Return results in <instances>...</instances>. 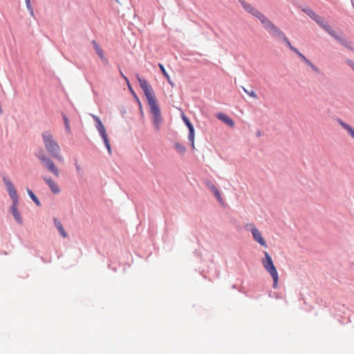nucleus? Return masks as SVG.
I'll return each instance as SVG.
<instances>
[{
  "label": "nucleus",
  "instance_id": "1",
  "mask_svg": "<svg viewBox=\"0 0 354 354\" xmlns=\"http://www.w3.org/2000/svg\"><path fill=\"white\" fill-rule=\"evenodd\" d=\"M136 77L147 98L155 129L158 131L160 129L163 118L154 91L146 80L142 78L139 75H136Z\"/></svg>",
  "mask_w": 354,
  "mask_h": 354
},
{
  "label": "nucleus",
  "instance_id": "2",
  "mask_svg": "<svg viewBox=\"0 0 354 354\" xmlns=\"http://www.w3.org/2000/svg\"><path fill=\"white\" fill-rule=\"evenodd\" d=\"M41 136L43 143L47 152L55 159L62 162L64 159L60 152V147L54 139L53 134L50 131H46L43 132Z\"/></svg>",
  "mask_w": 354,
  "mask_h": 354
},
{
  "label": "nucleus",
  "instance_id": "3",
  "mask_svg": "<svg viewBox=\"0 0 354 354\" xmlns=\"http://www.w3.org/2000/svg\"><path fill=\"white\" fill-rule=\"evenodd\" d=\"M3 182L5 184L8 193L12 201L11 206V212L17 222L19 224L23 223V220L19 212L17 209L18 197L17 191L12 181L8 177H3Z\"/></svg>",
  "mask_w": 354,
  "mask_h": 354
},
{
  "label": "nucleus",
  "instance_id": "4",
  "mask_svg": "<svg viewBox=\"0 0 354 354\" xmlns=\"http://www.w3.org/2000/svg\"><path fill=\"white\" fill-rule=\"evenodd\" d=\"M264 256L265 257L262 259L263 266L273 279V288H277L279 282V274L277 268L274 265L270 255L267 252H264Z\"/></svg>",
  "mask_w": 354,
  "mask_h": 354
},
{
  "label": "nucleus",
  "instance_id": "5",
  "mask_svg": "<svg viewBox=\"0 0 354 354\" xmlns=\"http://www.w3.org/2000/svg\"><path fill=\"white\" fill-rule=\"evenodd\" d=\"M35 156L41 162L42 165L51 172L56 178L60 176L59 169L54 162L48 157L43 149L39 150L35 153Z\"/></svg>",
  "mask_w": 354,
  "mask_h": 354
},
{
  "label": "nucleus",
  "instance_id": "6",
  "mask_svg": "<svg viewBox=\"0 0 354 354\" xmlns=\"http://www.w3.org/2000/svg\"><path fill=\"white\" fill-rule=\"evenodd\" d=\"M93 118L94 119V120L96 122V128L100 135V136L102 137V138L103 139V141L106 145V147L109 151V153L110 154H111V145H110V143H109V138H108V136L106 134V129L102 124V122H101V120H100V118L96 116V115H92Z\"/></svg>",
  "mask_w": 354,
  "mask_h": 354
},
{
  "label": "nucleus",
  "instance_id": "7",
  "mask_svg": "<svg viewBox=\"0 0 354 354\" xmlns=\"http://www.w3.org/2000/svg\"><path fill=\"white\" fill-rule=\"evenodd\" d=\"M333 39H335L341 46L353 51L354 47L349 38L344 33H337L333 30Z\"/></svg>",
  "mask_w": 354,
  "mask_h": 354
},
{
  "label": "nucleus",
  "instance_id": "8",
  "mask_svg": "<svg viewBox=\"0 0 354 354\" xmlns=\"http://www.w3.org/2000/svg\"><path fill=\"white\" fill-rule=\"evenodd\" d=\"M269 34L274 37L281 39L288 46H290V42L284 32L277 26L274 25L268 31Z\"/></svg>",
  "mask_w": 354,
  "mask_h": 354
},
{
  "label": "nucleus",
  "instance_id": "9",
  "mask_svg": "<svg viewBox=\"0 0 354 354\" xmlns=\"http://www.w3.org/2000/svg\"><path fill=\"white\" fill-rule=\"evenodd\" d=\"M250 226H252V227L250 229V231L252 232L253 239L255 241L259 243L263 247H267L266 241L264 240V239L262 237L261 232L253 226L252 224H250Z\"/></svg>",
  "mask_w": 354,
  "mask_h": 354
},
{
  "label": "nucleus",
  "instance_id": "10",
  "mask_svg": "<svg viewBox=\"0 0 354 354\" xmlns=\"http://www.w3.org/2000/svg\"><path fill=\"white\" fill-rule=\"evenodd\" d=\"M42 178L53 194H57L60 192L61 190L59 185L51 177L44 176Z\"/></svg>",
  "mask_w": 354,
  "mask_h": 354
},
{
  "label": "nucleus",
  "instance_id": "11",
  "mask_svg": "<svg viewBox=\"0 0 354 354\" xmlns=\"http://www.w3.org/2000/svg\"><path fill=\"white\" fill-rule=\"evenodd\" d=\"M290 50H292L293 52H295L299 57L300 59L308 66H309L316 73H319V71L318 68L315 66L309 59H308L303 54H301L296 48L292 46L290 44V46H288Z\"/></svg>",
  "mask_w": 354,
  "mask_h": 354
},
{
  "label": "nucleus",
  "instance_id": "12",
  "mask_svg": "<svg viewBox=\"0 0 354 354\" xmlns=\"http://www.w3.org/2000/svg\"><path fill=\"white\" fill-rule=\"evenodd\" d=\"M239 2L241 3V5L242 6V7L244 8V10L250 13L251 15H252L253 16L257 17L261 12L259 10H258L257 9H256L252 5H251L250 3H247L244 0H239Z\"/></svg>",
  "mask_w": 354,
  "mask_h": 354
},
{
  "label": "nucleus",
  "instance_id": "13",
  "mask_svg": "<svg viewBox=\"0 0 354 354\" xmlns=\"http://www.w3.org/2000/svg\"><path fill=\"white\" fill-rule=\"evenodd\" d=\"M258 18L263 28L268 31L274 24L263 13H260V15L257 17Z\"/></svg>",
  "mask_w": 354,
  "mask_h": 354
},
{
  "label": "nucleus",
  "instance_id": "14",
  "mask_svg": "<svg viewBox=\"0 0 354 354\" xmlns=\"http://www.w3.org/2000/svg\"><path fill=\"white\" fill-rule=\"evenodd\" d=\"M216 118L218 119H219L220 120L223 121L224 123H225L228 126H230L231 127H234V121L230 117H228L227 115H225L223 113H218L216 115Z\"/></svg>",
  "mask_w": 354,
  "mask_h": 354
},
{
  "label": "nucleus",
  "instance_id": "15",
  "mask_svg": "<svg viewBox=\"0 0 354 354\" xmlns=\"http://www.w3.org/2000/svg\"><path fill=\"white\" fill-rule=\"evenodd\" d=\"M337 122L339 123V125L342 127L345 130H346L348 133V134L354 139V129L353 128L348 124L347 123L344 122L340 118H337Z\"/></svg>",
  "mask_w": 354,
  "mask_h": 354
},
{
  "label": "nucleus",
  "instance_id": "16",
  "mask_svg": "<svg viewBox=\"0 0 354 354\" xmlns=\"http://www.w3.org/2000/svg\"><path fill=\"white\" fill-rule=\"evenodd\" d=\"M209 189L214 193V194L215 197L216 198V199L218 200V201L221 204H223V200L221 195L218 189H217V187L212 183L209 184Z\"/></svg>",
  "mask_w": 354,
  "mask_h": 354
},
{
  "label": "nucleus",
  "instance_id": "17",
  "mask_svg": "<svg viewBox=\"0 0 354 354\" xmlns=\"http://www.w3.org/2000/svg\"><path fill=\"white\" fill-rule=\"evenodd\" d=\"M54 223H55V227H57V230L59 231V232L60 233L62 236L64 238H66L68 234H67L66 232L65 231V230L64 229L63 225L61 223V222L59 221H58L57 218H55Z\"/></svg>",
  "mask_w": 354,
  "mask_h": 354
},
{
  "label": "nucleus",
  "instance_id": "18",
  "mask_svg": "<svg viewBox=\"0 0 354 354\" xmlns=\"http://www.w3.org/2000/svg\"><path fill=\"white\" fill-rule=\"evenodd\" d=\"M303 11L306 13L311 19H313L316 22H319L320 21V16H319L317 13H315L313 10L310 8L304 9Z\"/></svg>",
  "mask_w": 354,
  "mask_h": 354
},
{
  "label": "nucleus",
  "instance_id": "19",
  "mask_svg": "<svg viewBox=\"0 0 354 354\" xmlns=\"http://www.w3.org/2000/svg\"><path fill=\"white\" fill-rule=\"evenodd\" d=\"M93 44L94 45V48L97 54L99 55V57H100L103 62L106 63L107 59L104 57L102 48L95 41H93Z\"/></svg>",
  "mask_w": 354,
  "mask_h": 354
},
{
  "label": "nucleus",
  "instance_id": "20",
  "mask_svg": "<svg viewBox=\"0 0 354 354\" xmlns=\"http://www.w3.org/2000/svg\"><path fill=\"white\" fill-rule=\"evenodd\" d=\"M323 29L330 34V27L329 24L325 23L324 20L320 17V21L317 22Z\"/></svg>",
  "mask_w": 354,
  "mask_h": 354
},
{
  "label": "nucleus",
  "instance_id": "21",
  "mask_svg": "<svg viewBox=\"0 0 354 354\" xmlns=\"http://www.w3.org/2000/svg\"><path fill=\"white\" fill-rule=\"evenodd\" d=\"M323 29L330 34V27L329 24L325 23L324 20L320 17V21L317 22Z\"/></svg>",
  "mask_w": 354,
  "mask_h": 354
},
{
  "label": "nucleus",
  "instance_id": "22",
  "mask_svg": "<svg viewBox=\"0 0 354 354\" xmlns=\"http://www.w3.org/2000/svg\"><path fill=\"white\" fill-rule=\"evenodd\" d=\"M182 119H183V122H185V124H186V126L187 127V128L189 129V131L194 130V126L190 122L188 118L183 113L182 114Z\"/></svg>",
  "mask_w": 354,
  "mask_h": 354
},
{
  "label": "nucleus",
  "instance_id": "23",
  "mask_svg": "<svg viewBox=\"0 0 354 354\" xmlns=\"http://www.w3.org/2000/svg\"><path fill=\"white\" fill-rule=\"evenodd\" d=\"M182 119H183V122H185V124H186V126L187 127V128L189 129V131L194 130V126L190 122L188 118L183 113L182 114Z\"/></svg>",
  "mask_w": 354,
  "mask_h": 354
},
{
  "label": "nucleus",
  "instance_id": "24",
  "mask_svg": "<svg viewBox=\"0 0 354 354\" xmlns=\"http://www.w3.org/2000/svg\"><path fill=\"white\" fill-rule=\"evenodd\" d=\"M182 119H183V122H185V124H186V126L187 127V128L189 129V131L194 130V126L190 122L188 118L183 113L182 114Z\"/></svg>",
  "mask_w": 354,
  "mask_h": 354
},
{
  "label": "nucleus",
  "instance_id": "25",
  "mask_svg": "<svg viewBox=\"0 0 354 354\" xmlns=\"http://www.w3.org/2000/svg\"><path fill=\"white\" fill-rule=\"evenodd\" d=\"M182 119H183V122H185V124H186V126L187 127V128L189 129V131L194 130V126L190 122L188 118L183 113L182 114Z\"/></svg>",
  "mask_w": 354,
  "mask_h": 354
},
{
  "label": "nucleus",
  "instance_id": "26",
  "mask_svg": "<svg viewBox=\"0 0 354 354\" xmlns=\"http://www.w3.org/2000/svg\"><path fill=\"white\" fill-rule=\"evenodd\" d=\"M174 147L176 150L180 154H183L186 151L185 147L180 143L176 142L174 144Z\"/></svg>",
  "mask_w": 354,
  "mask_h": 354
},
{
  "label": "nucleus",
  "instance_id": "27",
  "mask_svg": "<svg viewBox=\"0 0 354 354\" xmlns=\"http://www.w3.org/2000/svg\"><path fill=\"white\" fill-rule=\"evenodd\" d=\"M188 140H189V141L191 143L192 149H195V145H194V130L189 131Z\"/></svg>",
  "mask_w": 354,
  "mask_h": 354
},
{
  "label": "nucleus",
  "instance_id": "28",
  "mask_svg": "<svg viewBox=\"0 0 354 354\" xmlns=\"http://www.w3.org/2000/svg\"><path fill=\"white\" fill-rule=\"evenodd\" d=\"M28 194L29 196L32 199V201L38 206H39L41 205L39 201L37 198V197L35 195V194L31 190L28 189Z\"/></svg>",
  "mask_w": 354,
  "mask_h": 354
},
{
  "label": "nucleus",
  "instance_id": "29",
  "mask_svg": "<svg viewBox=\"0 0 354 354\" xmlns=\"http://www.w3.org/2000/svg\"><path fill=\"white\" fill-rule=\"evenodd\" d=\"M244 92L245 93H247L248 95H250V97L254 98V99H257L258 98V96L257 95V93L254 91H248L246 88H243Z\"/></svg>",
  "mask_w": 354,
  "mask_h": 354
},
{
  "label": "nucleus",
  "instance_id": "30",
  "mask_svg": "<svg viewBox=\"0 0 354 354\" xmlns=\"http://www.w3.org/2000/svg\"><path fill=\"white\" fill-rule=\"evenodd\" d=\"M158 66L160 69V71H162L163 75L167 78V79H169V75L168 73H167L164 66L162 64H158Z\"/></svg>",
  "mask_w": 354,
  "mask_h": 354
},
{
  "label": "nucleus",
  "instance_id": "31",
  "mask_svg": "<svg viewBox=\"0 0 354 354\" xmlns=\"http://www.w3.org/2000/svg\"><path fill=\"white\" fill-rule=\"evenodd\" d=\"M64 120L65 128H66L67 132L70 133L71 129H70V125H69V121L65 115H64Z\"/></svg>",
  "mask_w": 354,
  "mask_h": 354
},
{
  "label": "nucleus",
  "instance_id": "32",
  "mask_svg": "<svg viewBox=\"0 0 354 354\" xmlns=\"http://www.w3.org/2000/svg\"><path fill=\"white\" fill-rule=\"evenodd\" d=\"M346 62L354 71V62L352 61L351 59H348L346 60Z\"/></svg>",
  "mask_w": 354,
  "mask_h": 354
},
{
  "label": "nucleus",
  "instance_id": "33",
  "mask_svg": "<svg viewBox=\"0 0 354 354\" xmlns=\"http://www.w3.org/2000/svg\"><path fill=\"white\" fill-rule=\"evenodd\" d=\"M25 1H26V6L28 10L32 8L31 6V3H30V0H25Z\"/></svg>",
  "mask_w": 354,
  "mask_h": 354
},
{
  "label": "nucleus",
  "instance_id": "34",
  "mask_svg": "<svg viewBox=\"0 0 354 354\" xmlns=\"http://www.w3.org/2000/svg\"><path fill=\"white\" fill-rule=\"evenodd\" d=\"M120 75L124 79V80L126 81L127 84H129V80L127 79V77L122 73V72H120Z\"/></svg>",
  "mask_w": 354,
  "mask_h": 354
},
{
  "label": "nucleus",
  "instance_id": "35",
  "mask_svg": "<svg viewBox=\"0 0 354 354\" xmlns=\"http://www.w3.org/2000/svg\"><path fill=\"white\" fill-rule=\"evenodd\" d=\"M29 12H30V14L32 17H35V14H34V10H33V8H30V9H28Z\"/></svg>",
  "mask_w": 354,
  "mask_h": 354
},
{
  "label": "nucleus",
  "instance_id": "36",
  "mask_svg": "<svg viewBox=\"0 0 354 354\" xmlns=\"http://www.w3.org/2000/svg\"><path fill=\"white\" fill-rule=\"evenodd\" d=\"M75 165L76 167L77 171H80V169H81V167H80V165L77 162H75Z\"/></svg>",
  "mask_w": 354,
  "mask_h": 354
},
{
  "label": "nucleus",
  "instance_id": "37",
  "mask_svg": "<svg viewBox=\"0 0 354 354\" xmlns=\"http://www.w3.org/2000/svg\"><path fill=\"white\" fill-rule=\"evenodd\" d=\"M167 81L169 83V84H171L172 86L174 85V84L173 83V82L170 79V77L169 76V79H167Z\"/></svg>",
  "mask_w": 354,
  "mask_h": 354
},
{
  "label": "nucleus",
  "instance_id": "38",
  "mask_svg": "<svg viewBox=\"0 0 354 354\" xmlns=\"http://www.w3.org/2000/svg\"><path fill=\"white\" fill-rule=\"evenodd\" d=\"M127 86H128V87L129 88V89H130L131 91H132L131 86V85H130V84H129H129H127Z\"/></svg>",
  "mask_w": 354,
  "mask_h": 354
}]
</instances>
